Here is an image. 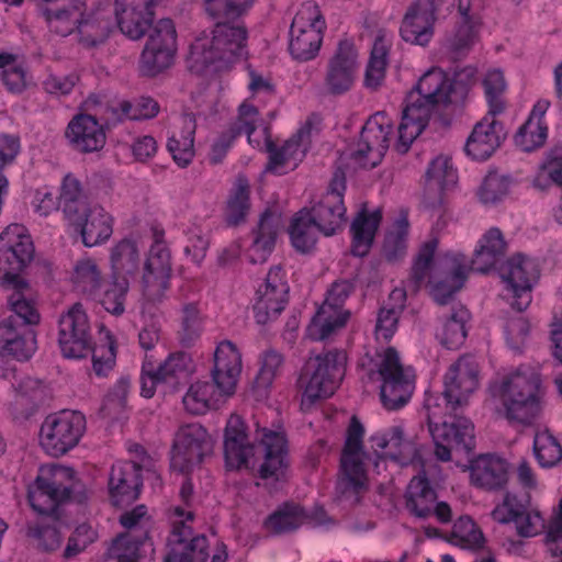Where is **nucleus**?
I'll return each mask as SVG.
<instances>
[{"label":"nucleus","mask_w":562,"mask_h":562,"mask_svg":"<svg viewBox=\"0 0 562 562\" xmlns=\"http://www.w3.org/2000/svg\"><path fill=\"white\" fill-rule=\"evenodd\" d=\"M475 76L476 68L472 66L456 69L452 76L439 67L427 70L405 98L394 149L401 155L406 154L428 126L434 110L451 108L452 112H462Z\"/></svg>","instance_id":"f257e3e1"},{"label":"nucleus","mask_w":562,"mask_h":562,"mask_svg":"<svg viewBox=\"0 0 562 562\" xmlns=\"http://www.w3.org/2000/svg\"><path fill=\"white\" fill-rule=\"evenodd\" d=\"M254 2L255 0H205V11L217 22L210 41L203 34L190 45L186 64L191 74L202 76L209 70L226 71L241 58L248 32L246 26H234L231 23L246 14Z\"/></svg>","instance_id":"f03ea898"},{"label":"nucleus","mask_w":562,"mask_h":562,"mask_svg":"<svg viewBox=\"0 0 562 562\" xmlns=\"http://www.w3.org/2000/svg\"><path fill=\"white\" fill-rule=\"evenodd\" d=\"M75 487V471L63 465H44L29 486L27 499L41 516V520L29 526L27 536L43 551H55L61 539V507L70 499Z\"/></svg>","instance_id":"7ed1b4c3"},{"label":"nucleus","mask_w":562,"mask_h":562,"mask_svg":"<svg viewBox=\"0 0 562 562\" xmlns=\"http://www.w3.org/2000/svg\"><path fill=\"white\" fill-rule=\"evenodd\" d=\"M491 392L501 398L509 423L530 426L542 412L544 389L539 373L517 371L491 385Z\"/></svg>","instance_id":"20e7f679"},{"label":"nucleus","mask_w":562,"mask_h":562,"mask_svg":"<svg viewBox=\"0 0 562 562\" xmlns=\"http://www.w3.org/2000/svg\"><path fill=\"white\" fill-rule=\"evenodd\" d=\"M347 355L334 349L310 358L296 381L301 391V411L308 412L316 402L330 397L339 387L346 371Z\"/></svg>","instance_id":"39448f33"},{"label":"nucleus","mask_w":562,"mask_h":562,"mask_svg":"<svg viewBox=\"0 0 562 562\" xmlns=\"http://www.w3.org/2000/svg\"><path fill=\"white\" fill-rule=\"evenodd\" d=\"M364 427L357 415H352L346 430V439L340 452L336 492L340 497L355 496L360 504L362 495L369 491V477L363 457Z\"/></svg>","instance_id":"423d86ee"},{"label":"nucleus","mask_w":562,"mask_h":562,"mask_svg":"<svg viewBox=\"0 0 562 562\" xmlns=\"http://www.w3.org/2000/svg\"><path fill=\"white\" fill-rule=\"evenodd\" d=\"M85 431L83 414L63 411L45 418L40 430V443L48 454L60 457L79 443Z\"/></svg>","instance_id":"0eeeda50"},{"label":"nucleus","mask_w":562,"mask_h":562,"mask_svg":"<svg viewBox=\"0 0 562 562\" xmlns=\"http://www.w3.org/2000/svg\"><path fill=\"white\" fill-rule=\"evenodd\" d=\"M325 30L326 22L318 5L300 11L290 26L289 52L293 59L297 61L314 59L321 49Z\"/></svg>","instance_id":"6e6552de"},{"label":"nucleus","mask_w":562,"mask_h":562,"mask_svg":"<svg viewBox=\"0 0 562 562\" xmlns=\"http://www.w3.org/2000/svg\"><path fill=\"white\" fill-rule=\"evenodd\" d=\"M34 245L24 226L9 225L0 234V279L1 284L9 281H25L22 272L34 258Z\"/></svg>","instance_id":"1a4fd4ad"},{"label":"nucleus","mask_w":562,"mask_h":562,"mask_svg":"<svg viewBox=\"0 0 562 562\" xmlns=\"http://www.w3.org/2000/svg\"><path fill=\"white\" fill-rule=\"evenodd\" d=\"M346 179L344 173L339 177L336 172L329 182L327 191L311 207H307L310 216L314 220L317 232L324 236H333L341 232L346 225L347 209L344 203Z\"/></svg>","instance_id":"9d476101"},{"label":"nucleus","mask_w":562,"mask_h":562,"mask_svg":"<svg viewBox=\"0 0 562 562\" xmlns=\"http://www.w3.org/2000/svg\"><path fill=\"white\" fill-rule=\"evenodd\" d=\"M58 345L63 356L69 359H81L91 352V326L81 303H75L59 317Z\"/></svg>","instance_id":"9b49d317"},{"label":"nucleus","mask_w":562,"mask_h":562,"mask_svg":"<svg viewBox=\"0 0 562 562\" xmlns=\"http://www.w3.org/2000/svg\"><path fill=\"white\" fill-rule=\"evenodd\" d=\"M428 409L427 425L429 434L435 445V456L438 460L447 462L451 460L452 446L461 447L467 451L474 448V426L472 423L464 418H454L449 423H435V414L429 412V404H425Z\"/></svg>","instance_id":"f8f14e48"},{"label":"nucleus","mask_w":562,"mask_h":562,"mask_svg":"<svg viewBox=\"0 0 562 562\" xmlns=\"http://www.w3.org/2000/svg\"><path fill=\"white\" fill-rule=\"evenodd\" d=\"M359 68L358 50L351 38H341L328 59L324 76V86L331 95L348 92L357 78Z\"/></svg>","instance_id":"ddd939ff"},{"label":"nucleus","mask_w":562,"mask_h":562,"mask_svg":"<svg viewBox=\"0 0 562 562\" xmlns=\"http://www.w3.org/2000/svg\"><path fill=\"white\" fill-rule=\"evenodd\" d=\"M445 0H414L407 8L401 23L403 41L413 45L427 46L435 33L438 11Z\"/></svg>","instance_id":"4468645a"},{"label":"nucleus","mask_w":562,"mask_h":562,"mask_svg":"<svg viewBox=\"0 0 562 562\" xmlns=\"http://www.w3.org/2000/svg\"><path fill=\"white\" fill-rule=\"evenodd\" d=\"M480 367L471 355H463L452 363L445 375L442 395L454 412L468 404L469 395L479 386Z\"/></svg>","instance_id":"2eb2a0df"},{"label":"nucleus","mask_w":562,"mask_h":562,"mask_svg":"<svg viewBox=\"0 0 562 562\" xmlns=\"http://www.w3.org/2000/svg\"><path fill=\"white\" fill-rule=\"evenodd\" d=\"M497 114L487 112L469 135L464 151L473 160H487L507 138V130L504 123L496 119Z\"/></svg>","instance_id":"dca6fc26"},{"label":"nucleus","mask_w":562,"mask_h":562,"mask_svg":"<svg viewBox=\"0 0 562 562\" xmlns=\"http://www.w3.org/2000/svg\"><path fill=\"white\" fill-rule=\"evenodd\" d=\"M497 271L507 289H510L514 293L515 301L512 303V307L518 312L525 311L530 300L521 302L519 299L524 293L531 290V281L538 277L536 262L518 252L503 262Z\"/></svg>","instance_id":"f3484780"},{"label":"nucleus","mask_w":562,"mask_h":562,"mask_svg":"<svg viewBox=\"0 0 562 562\" xmlns=\"http://www.w3.org/2000/svg\"><path fill=\"white\" fill-rule=\"evenodd\" d=\"M241 372V355L235 344L222 341L214 352V366L211 376L221 396L231 397L236 392L238 376Z\"/></svg>","instance_id":"a211bd4d"},{"label":"nucleus","mask_w":562,"mask_h":562,"mask_svg":"<svg viewBox=\"0 0 562 562\" xmlns=\"http://www.w3.org/2000/svg\"><path fill=\"white\" fill-rule=\"evenodd\" d=\"M212 451L213 440L201 424L191 423L178 428V457L183 461L178 469L179 472L188 473L194 464H200Z\"/></svg>","instance_id":"6ab92c4d"},{"label":"nucleus","mask_w":562,"mask_h":562,"mask_svg":"<svg viewBox=\"0 0 562 562\" xmlns=\"http://www.w3.org/2000/svg\"><path fill=\"white\" fill-rule=\"evenodd\" d=\"M224 459L227 470L249 468L248 456L254 445L248 437V427L241 416L232 414L224 429Z\"/></svg>","instance_id":"aec40b11"},{"label":"nucleus","mask_w":562,"mask_h":562,"mask_svg":"<svg viewBox=\"0 0 562 562\" xmlns=\"http://www.w3.org/2000/svg\"><path fill=\"white\" fill-rule=\"evenodd\" d=\"M143 486L142 467L134 461L120 462L112 467L109 477L110 498L114 506L135 502Z\"/></svg>","instance_id":"412c9836"},{"label":"nucleus","mask_w":562,"mask_h":562,"mask_svg":"<svg viewBox=\"0 0 562 562\" xmlns=\"http://www.w3.org/2000/svg\"><path fill=\"white\" fill-rule=\"evenodd\" d=\"M158 0H115L114 13L121 32L132 40L140 38L153 22L151 8Z\"/></svg>","instance_id":"4be33fe9"},{"label":"nucleus","mask_w":562,"mask_h":562,"mask_svg":"<svg viewBox=\"0 0 562 562\" xmlns=\"http://www.w3.org/2000/svg\"><path fill=\"white\" fill-rule=\"evenodd\" d=\"M277 273L270 269L266 282L257 290V300L252 306L255 319L259 325L276 321L289 301V288L281 281H276Z\"/></svg>","instance_id":"5701e85b"},{"label":"nucleus","mask_w":562,"mask_h":562,"mask_svg":"<svg viewBox=\"0 0 562 562\" xmlns=\"http://www.w3.org/2000/svg\"><path fill=\"white\" fill-rule=\"evenodd\" d=\"M260 445L265 447V459L258 469L262 480L273 479L276 482L285 481L289 468L286 438L284 434L262 428Z\"/></svg>","instance_id":"b1692460"},{"label":"nucleus","mask_w":562,"mask_h":562,"mask_svg":"<svg viewBox=\"0 0 562 562\" xmlns=\"http://www.w3.org/2000/svg\"><path fill=\"white\" fill-rule=\"evenodd\" d=\"M471 483L485 491L504 490L508 482V463L494 454H480L470 462Z\"/></svg>","instance_id":"393cba45"},{"label":"nucleus","mask_w":562,"mask_h":562,"mask_svg":"<svg viewBox=\"0 0 562 562\" xmlns=\"http://www.w3.org/2000/svg\"><path fill=\"white\" fill-rule=\"evenodd\" d=\"M66 138L80 153L98 151L106 139L102 125L90 114L76 115L67 126Z\"/></svg>","instance_id":"a878e982"},{"label":"nucleus","mask_w":562,"mask_h":562,"mask_svg":"<svg viewBox=\"0 0 562 562\" xmlns=\"http://www.w3.org/2000/svg\"><path fill=\"white\" fill-rule=\"evenodd\" d=\"M282 227V213L272 207H267L259 216L257 226L252 228L250 262L263 263L274 249L279 232Z\"/></svg>","instance_id":"bb28decb"},{"label":"nucleus","mask_w":562,"mask_h":562,"mask_svg":"<svg viewBox=\"0 0 562 562\" xmlns=\"http://www.w3.org/2000/svg\"><path fill=\"white\" fill-rule=\"evenodd\" d=\"M379 449L385 450V457L403 464H423V456L414 439H407L402 426H393L382 436L370 438Z\"/></svg>","instance_id":"cd10ccee"},{"label":"nucleus","mask_w":562,"mask_h":562,"mask_svg":"<svg viewBox=\"0 0 562 562\" xmlns=\"http://www.w3.org/2000/svg\"><path fill=\"white\" fill-rule=\"evenodd\" d=\"M69 222L80 232L87 247L108 240L113 233V217L100 205H88L78 221Z\"/></svg>","instance_id":"c85d7f7f"},{"label":"nucleus","mask_w":562,"mask_h":562,"mask_svg":"<svg viewBox=\"0 0 562 562\" xmlns=\"http://www.w3.org/2000/svg\"><path fill=\"white\" fill-rule=\"evenodd\" d=\"M450 268L446 278L430 283V295L438 305H447L468 280L467 256L463 254H447Z\"/></svg>","instance_id":"c756f323"},{"label":"nucleus","mask_w":562,"mask_h":562,"mask_svg":"<svg viewBox=\"0 0 562 562\" xmlns=\"http://www.w3.org/2000/svg\"><path fill=\"white\" fill-rule=\"evenodd\" d=\"M381 222V210L369 213L366 206H363L357 213L350 225V254L352 256L363 258L369 255Z\"/></svg>","instance_id":"7c9ffc66"},{"label":"nucleus","mask_w":562,"mask_h":562,"mask_svg":"<svg viewBox=\"0 0 562 562\" xmlns=\"http://www.w3.org/2000/svg\"><path fill=\"white\" fill-rule=\"evenodd\" d=\"M507 244L499 228H490L482 237L480 247L467 263L468 272L488 273L496 268V263L505 256Z\"/></svg>","instance_id":"2f4dec72"},{"label":"nucleus","mask_w":562,"mask_h":562,"mask_svg":"<svg viewBox=\"0 0 562 562\" xmlns=\"http://www.w3.org/2000/svg\"><path fill=\"white\" fill-rule=\"evenodd\" d=\"M250 183L244 173H239L229 191L223 220L226 226L237 227L244 224L250 211Z\"/></svg>","instance_id":"473e14b6"},{"label":"nucleus","mask_w":562,"mask_h":562,"mask_svg":"<svg viewBox=\"0 0 562 562\" xmlns=\"http://www.w3.org/2000/svg\"><path fill=\"white\" fill-rule=\"evenodd\" d=\"M172 274L171 254L158 239L151 246L149 257L145 263L143 282L146 289L157 286L167 289Z\"/></svg>","instance_id":"72a5a7b5"},{"label":"nucleus","mask_w":562,"mask_h":562,"mask_svg":"<svg viewBox=\"0 0 562 562\" xmlns=\"http://www.w3.org/2000/svg\"><path fill=\"white\" fill-rule=\"evenodd\" d=\"M308 520V513L299 503H282L263 520V528L272 535L290 533Z\"/></svg>","instance_id":"f704fd0d"},{"label":"nucleus","mask_w":562,"mask_h":562,"mask_svg":"<svg viewBox=\"0 0 562 562\" xmlns=\"http://www.w3.org/2000/svg\"><path fill=\"white\" fill-rule=\"evenodd\" d=\"M405 508L415 517L427 518L432 514V504L437 492L430 485L426 474L414 476L404 494Z\"/></svg>","instance_id":"c9c22d12"},{"label":"nucleus","mask_w":562,"mask_h":562,"mask_svg":"<svg viewBox=\"0 0 562 562\" xmlns=\"http://www.w3.org/2000/svg\"><path fill=\"white\" fill-rule=\"evenodd\" d=\"M443 540L452 546L473 552L484 549L486 542L482 529L469 515L460 516L454 521L451 532L445 536Z\"/></svg>","instance_id":"e433bc0d"},{"label":"nucleus","mask_w":562,"mask_h":562,"mask_svg":"<svg viewBox=\"0 0 562 562\" xmlns=\"http://www.w3.org/2000/svg\"><path fill=\"white\" fill-rule=\"evenodd\" d=\"M2 286L12 292L8 296V303L16 317L22 321L23 326L37 324L40 314L33 304L30 284L26 281L11 280Z\"/></svg>","instance_id":"4c0bfd02"},{"label":"nucleus","mask_w":562,"mask_h":562,"mask_svg":"<svg viewBox=\"0 0 562 562\" xmlns=\"http://www.w3.org/2000/svg\"><path fill=\"white\" fill-rule=\"evenodd\" d=\"M349 317V311L339 312L328 305H321L307 327V336L313 340H326L344 328Z\"/></svg>","instance_id":"58836bf2"},{"label":"nucleus","mask_w":562,"mask_h":562,"mask_svg":"<svg viewBox=\"0 0 562 562\" xmlns=\"http://www.w3.org/2000/svg\"><path fill=\"white\" fill-rule=\"evenodd\" d=\"M314 220L310 216L307 206L294 213L288 228L291 244L297 252L311 254L317 243Z\"/></svg>","instance_id":"ea45409f"},{"label":"nucleus","mask_w":562,"mask_h":562,"mask_svg":"<svg viewBox=\"0 0 562 562\" xmlns=\"http://www.w3.org/2000/svg\"><path fill=\"white\" fill-rule=\"evenodd\" d=\"M389 53L390 47L386 45L384 36L378 35L364 72L363 85L366 88L376 91L383 85L389 65Z\"/></svg>","instance_id":"a19ab883"},{"label":"nucleus","mask_w":562,"mask_h":562,"mask_svg":"<svg viewBox=\"0 0 562 562\" xmlns=\"http://www.w3.org/2000/svg\"><path fill=\"white\" fill-rule=\"evenodd\" d=\"M221 396L215 383L195 382L190 385L187 394L182 398L184 409L192 415L204 414L210 408H215Z\"/></svg>","instance_id":"79ce46f5"},{"label":"nucleus","mask_w":562,"mask_h":562,"mask_svg":"<svg viewBox=\"0 0 562 562\" xmlns=\"http://www.w3.org/2000/svg\"><path fill=\"white\" fill-rule=\"evenodd\" d=\"M47 400V391L40 383L27 380L20 385V390L13 402V411L16 418L27 419L35 414L40 406Z\"/></svg>","instance_id":"37998d69"},{"label":"nucleus","mask_w":562,"mask_h":562,"mask_svg":"<svg viewBox=\"0 0 562 562\" xmlns=\"http://www.w3.org/2000/svg\"><path fill=\"white\" fill-rule=\"evenodd\" d=\"M59 205L68 221H78L89 205L81 189L80 181L68 175L64 178Z\"/></svg>","instance_id":"c03bdc74"},{"label":"nucleus","mask_w":562,"mask_h":562,"mask_svg":"<svg viewBox=\"0 0 562 562\" xmlns=\"http://www.w3.org/2000/svg\"><path fill=\"white\" fill-rule=\"evenodd\" d=\"M179 342L184 348L192 347L202 333L203 315L199 302H188L181 307Z\"/></svg>","instance_id":"a18cd8bd"},{"label":"nucleus","mask_w":562,"mask_h":562,"mask_svg":"<svg viewBox=\"0 0 562 562\" xmlns=\"http://www.w3.org/2000/svg\"><path fill=\"white\" fill-rule=\"evenodd\" d=\"M408 227L409 223L407 216L402 215L395 221L394 229L385 233L382 244V255L386 261L395 262L405 256Z\"/></svg>","instance_id":"49530a36"},{"label":"nucleus","mask_w":562,"mask_h":562,"mask_svg":"<svg viewBox=\"0 0 562 562\" xmlns=\"http://www.w3.org/2000/svg\"><path fill=\"white\" fill-rule=\"evenodd\" d=\"M438 245L439 238L434 236L420 245L418 252L414 257L411 268L409 282L412 283L415 291L420 289L422 283L428 276L434 263V258Z\"/></svg>","instance_id":"de8ad7c7"},{"label":"nucleus","mask_w":562,"mask_h":562,"mask_svg":"<svg viewBox=\"0 0 562 562\" xmlns=\"http://www.w3.org/2000/svg\"><path fill=\"white\" fill-rule=\"evenodd\" d=\"M481 20H461L454 34L448 40L449 50L456 58L464 57L479 40Z\"/></svg>","instance_id":"09e8293b"},{"label":"nucleus","mask_w":562,"mask_h":562,"mask_svg":"<svg viewBox=\"0 0 562 562\" xmlns=\"http://www.w3.org/2000/svg\"><path fill=\"white\" fill-rule=\"evenodd\" d=\"M138 249L132 240L123 239L111 250V266L114 274H133L138 269Z\"/></svg>","instance_id":"8fccbe9b"},{"label":"nucleus","mask_w":562,"mask_h":562,"mask_svg":"<svg viewBox=\"0 0 562 562\" xmlns=\"http://www.w3.org/2000/svg\"><path fill=\"white\" fill-rule=\"evenodd\" d=\"M176 48L145 46L140 56V71L144 76L155 77L173 64Z\"/></svg>","instance_id":"3c124183"},{"label":"nucleus","mask_w":562,"mask_h":562,"mask_svg":"<svg viewBox=\"0 0 562 562\" xmlns=\"http://www.w3.org/2000/svg\"><path fill=\"white\" fill-rule=\"evenodd\" d=\"M548 137V125L546 122H535L528 119L514 136L515 144L526 153L541 148Z\"/></svg>","instance_id":"603ef678"},{"label":"nucleus","mask_w":562,"mask_h":562,"mask_svg":"<svg viewBox=\"0 0 562 562\" xmlns=\"http://www.w3.org/2000/svg\"><path fill=\"white\" fill-rule=\"evenodd\" d=\"M112 30V23L100 15L79 20L77 31L79 41L86 46H94L103 43Z\"/></svg>","instance_id":"864d4df0"},{"label":"nucleus","mask_w":562,"mask_h":562,"mask_svg":"<svg viewBox=\"0 0 562 562\" xmlns=\"http://www.w3.org/2000/svg\"><path fill=\"white\" fill-rule=\"evenodd\" d=\"M378 373L381 375L382 384L415 382L414 375L408 374L401 363L398 352L394 347L385 349Z\"/></svg>","instance_id":"5fc2aeb1"},{"label":"nucleus","mask_w":562,"mask_h":562,"mask_svg":"<svg viewBox=\"0 0 562 562\" xmlns=\"http://www.w3.org/2000/svg\"><path fill=\"white\" fill-rule=\"evenodd\" d=\"M75 2L76 3L71 10L61 9L56 11H45L46 20L50 31L58 35L67 36L72 33L75 29H77L80 20L79 18L81 16V8L83 7V1L81 0L80 3L79 0H75Z\"/></svg>","instance_id":"6e6d98bb"},{"label":"nucleus","mask_w":562,"mask_h":562,"mask_svg":"<svg viewBox=\"0 0 562 562\" xmlns=\"http://www.w3.org/2000/svg\"><path fill=\"white\" fill-rule=\"evenodd\" d=\"M120 522L125 528L122 535H131L137 539H148L153 526L151 517L148 515L145 505H138L120 516Z\"/></svg>","instance_id":"4d7b16f0"},{"label":"nucleus","mask_w":562,"mask_h":562,"mask_svg":"<svg viewBox=\"0 0 562 562\" xmlns=\"http://www.w3.org/2000/svg\"><path fill=\"white\" fill-rule=\"evenodd\" d=\"M533 452L537 461L542 468H552L562 460V446L559 440L549 431L536 436Z\"/></svg>","instance_id":"13d9d810"},{"label":"nucleus","mask_w":562,"mask_h":562,"mask_svg":"<svg viewBox=\"0 0 562 562\" xmlns=\"http://www.w3.org/2000/svg\"><path fill=\"white\" fill-rule=\"evenodd\" d=\"M148 539H137L131 535H119L110 548L117 562H139Z\"/></svg>","instance_id":"bf43d9fd"},{"label":"nucleus","mask_w":562,"mask_h":562,"mask_svg":"<svg viewBox=\"0 0 562 562\" xmlns=\"http://www.w3.org/2000/svg\"><path fill=\"white\" fill-rule=\"evenodd\" d=\"M72 281L83 292L97 291L102 284V273L95 260H79L74 268Z\"/></svg>","instance_id":"052dcab7"},{"label":"nucleus","mask_w":562,"mask_h":562,"mask_svg":"<svg viewBox=\"0 0 562 562\" xmlns=\"http://www.w3.org/2000/svg\"><path fill=\"white\" fill-rule=\"evenodd\" d=\"M510 182L508 176L501 175L496 170L488 171L479 188L480 200L485 204L501 201L508 194Z\"/></svg>","instance_id":"680f3d73"},{"label":"nucleus","mask_w":562,"mask_h":562,"mask_svg":"<svg viewBox=\"0 0 562 562\" xmlns=\"http://www.w3.org/2000/svg\"><path fill=\"white\" fill-rule=\"evenodd\" d=\"M464 314L463 310L454 311L447 318L440 336V344L447 349L454 350L464 344L467 338Z\"/></svg>","instance_id":"e2e57ef3"},{"label":"nucleus","mask_w":562,"mask_h":562,"mask_svg":"<svg viewBox=\"0 0 562 562\" xmlns=\"http://www.w3.org/2000/svg\"><path fill=\"white\" fill-rule=\"evenodd\" d=\"M415 389V382L382 384L380 389V398L387 411L402 408L409 398Z\"/></svg>","instance_id":"0e129e2a"},{"label":"nucleus","mask_w":562,"mask_h":562,"mask_svg":"<svg viewBox=\"0 0 562 562\" xmlns=\"http://www.w3.org/2000/svg\"><path fill=\"white\" fill-rule=\"evenodd\" d=\"M483 87L490 105L488 112L502 113L505 110L502 94L506 88L503 72L498 69L488 71L483 80Z\"/></svg>","instance_id":"69168bd1"},{"label":"nucleus","mask_w":562,"mask_h":562,"mask_svg":"<svg viewBox=\"0 0 562 562\" xmlns=\"http://www.w3.org/2000/svg\"><path fill=\"white\" fill-rule=\"evenodd\" d=\"M425 178L427 182L435 181L437 188L443 190L448 186L456 183L457 171L450 158L438 156L429 164Z\"/></svg>","instance_id":"338daca9"},{"label":"nucleus","mask_w":562,"mask_h":562,"mask_svg":"<svg viewBox=\"0 0 562 562\" xmlns=\"http://www.w3.org/2000/svg\"><path fill=\"white\" fill-rule=\"evenodd\" d=\"M283 363V357L276 350H268L261 358V367L254 380V387L266 390L277 376Z\"/></svg>","instance_id":"774afa93"}]
</instances>
